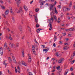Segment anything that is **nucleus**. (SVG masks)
<instances>
[{"instance_id": "nucleus-1", "label": "nucleus", "mask_w": 75, "mask_h": 75, "mask_svg": "<svg viewBox=\"0 0 75 75\" xmlns=\"http://www.w3.org/2000/svg\"><path fill=\"white\" fill-rule=\"evenodd\" d=\"M9 45L10 47L13 48L14 46H15V45L14 44L11 43V42H9Z\"/></svg>"}, {"instance_id": "nucleus-2", "label": "nucleus", "mask_w": 75, "mask_h": 75, "mask_svg": "<svg viewBox=\"0 0 75 75\" xmlns=\"http://www.w3.org/2000/svg\"><path fill=\"white\" fill-rule=\"evenodd\" d=\"M48 26L50 27L49 30L51 31L52 30V24L51 23H49L48 24Z\"/></svg>"}, {"instance_id": "nucleus-3", "label": "nucleus", "mask_w": 75, "mask_h": 75, "mask_svg": "<svg viewBox=\"0 0 75 75\" xmlns=\"http://www.w3.org/2000/svg\"><path fill=\"white\" fill-rule=\"evenodd\" d=\"M0 53L1 55H3V50L2 49V47H0Z\"/></svg>"}, {"instance_id": "nucleus-4", "label": "nucleus", "mask_w": 75, "mask_h": 75, "mask_svg": "<svg viewBox=\"0 0 75 75\" xmlns=\"http://www.w3.org/2000/svg\"><path fill=\"white\" fill-rule=\"evenodd\" d=\"M28 55L29 56V58L28 59V62H31V57L30 54H28Z\"/></svg>"}, {"instance_id": "nucleus-5", "label": "nucleus", "mask_w": 75, "mask_h": 75, "mask_svg": "<svg viewBox=\"0 0 75 75\" xmlns=\"http://www.w3.org/2000/svg\"><path fill=\"white\" fill-rule=\"evenodd\" d=\"M21 0H18V1L16 2V4H17V7H19V4L21 3V2L20 1Z\"/></svg>"}, {"instance_id": "nucleus-6", "label": "nucleus", "mask_w": 75, "mask_h": 75, "mask_svg": "<svg viewBox=\"0 0 75 75\" xmlns=\"http://www.w3.org/2000/svg\"><path fill=\"white\" fill-rule=\"evenodd\" d=\"M7 47V43L5 42L4 47V50H6V48Z\"/></svg>"}, {"instance_id": "nucleus-7", "label": "nucleus", "mask_w": 75, "mask_h": 75, "mask_svg": "<svg viewBox=\"0 0 75 75\" xmlns=\"http://www.w3.org/2000/svg\"><path fill=\"white\" fill-rule=\"evenodd\" d=\"M49 50V48L46 47V49H43V52H44L45 51H46L45 52V53H46L47 51H48Z\"/></svg>"}, {"instance_id": "nucleus-8", "label": "nucleus", "mask_w": 75, "mask_h": 75, "mask_svg": "<svg viewBox=\"0 0 75 75\" xmlns=\"http://www.w3.org/2000/svg\"><path fill=\"white\" fill-rule=\"evenodd\" d=\"M35 22L36 23H38V18H37V15H36V16H35Z\"/></svg>"}, {"instance_id": "nucleus-9", "label": "nucleus", "mask_w": 75, "mask_h": 75, "mask_svg": "<svg viewBox=\"0 0 75 75\" xmlns=\"http://www.w3.org/2000/svg\"><path fill=\"white\" fill-rule=\"evenodd\" d=\"M18 28L19 30H20L21 32L23 33V31L22 30V26L21 25H20L18 27Z\"/></svg>"}, {"instance_id": "nucleus-10", "label": "nucleus", "mask_w": 75, "mask_h": 75, "mask_svg": "<svg viewBox=\"0 0 75 75\" xmlns=\"http://www.w3.org/2000/svg\"><path fill=\"white\" fill-rule=\"evenodd\" d=\"M68 10V8L67 7H64L63 8V10L64 11H67Z\"/></svg>"}, {"instance_id": "nucleus-11", "label": "nucleus", "mask_w": 75, "mask_h": 75, "mask_svg": "<svg viewBox=\"0 0 75 75\" xmlns=\"http://www.w3.org/2000/svg\"><path fill=\"white\" fill-rule=\"evenodd\" d=\"M63 60H64V59L63 58L61 59H59L58 61V63L59 64H61L62 62L63 61Z\"/></svg>"}, {"instance_id": "nucleus-12", "label": "nucleus", "mask_w": 75, "mask_h": 75, "mask_svg": "<svg viewBox=\"0 0 75 75\" xmlns=\"http://www.w3.org/2000/svg\"><path fill=\"white\" fill-rule=\"evenodd\" d=\"M22 64L23 65H24V66H25V67H27V64L25 63L24 61H22Z\"/></svg>"}, {"instance_id": "nucleus-13", "label": "nucleus", "mask_w": 75, "mask_h": 75, "mask_svg": "<svg viewBox=\"0 0 75 75\" xmlns=\"http://www.w3.org/2000/svg\"><path fill=\"white\" fill-rule=\"evenodd\" d=\"M12 58L13 60V62L14 63H15V64H16V63H17V62H16V59H15V58L13 56L12 57Z\"/></svg>"}, {"instance_id": "nucleus-14", "label": "nucleus", "mask_w": 75, "mask_h": 75, "mask_svg": "<svg viewBox=\"0 0 75 75\" xmlns=\"http://www.w3.org/2000/svg\"><path fill=\"white\" fill-rule=\"evenodd\" d=\"M16 13H20V11L17 8H15V9Z\"/></svg>"}, {"instance_id": "nucleus-15", "label": "nucleus", "mask_w": 75, "mask_h": 75, "mask_svg": "<svg viewBox=\"0 0 75 75\" xmlns=\"http://www.w3.org/2000/svg\"><path fill=\"white\" fill-rule=\"evenodd\" d=\"M39 3H40V4L41 6H42V5H44V3L42 2V1L41 0H40L39 1Z\"/></svg>"}, {"instance_id": "nucleus-16", "label": "nucleus", "mask_w": 75, "mask_h": 75, "mask_svg": "<svg viewBox=\"0 0 75 75\" xmlns=\"http://www.w3.org/2000/svg\"><path fill=\"white\" fill-rule=\"evenodd\" d=\"M9 13V10H7L5 12V15H7L8 14V13Z\"/></svg>"}, {"instance_id": "nucleus-17", "label": "nucleus", "mask_w": 75, "mask_h": 75, "mask_svg": "<svg viewBox=\"0 0 75 75\" xmlns=\"http://www.w3.org/2000/svg\"><path fill=\"white\" fill-rule=\"evenodd\" d=\"M53 5H50L49 6L50 9L51 10H53Z\"/></svg>"}, {"instance_id": "nucleus-18", "label": "nucleus", "mask_w": 75, "mask_h": 75, "mask_svg": "<svg viewBox=\"0 0 75 75\" xmlns=\"http://www.w3.org/2000/svg\"><path fill=\"white\" fill-rule=\"evenodd\" d=\"M49 21H50L51 23H52L54 21V18L52 17L50 18V19H49Z\"/></svg>"}, {"instance_id": "nucleus-19", "label": "nucleus", "mask_w": 75, "mask_h": 75, "mask_svg": "<svg viewBox=\"0 0 75 75\" xmlns=\"http://www.w3.org/2000/svg\"><path fill=\"white\" fill-rule=\"evenodd\" d=\"M69 72V69H67L64 73V75H67V73H68Z\"/></svg>"}, {"instance_id": "nucleus-20", "label": "nucleus", "mask_w": 75, "mask_h": 75, "mask_svg": "<svg viewBox=\"0 0 75 75\" xmlns=\"http://www.w3.org/2000/svg\"><path fill=\"white\" fill-rule=\"evenodd\" d=\"M29 15L30 17H32L33 16H34L33 15V12H30L29 13Z\"/></svg>"}, {"instance_id": "nucleus-21", "label": "nucleus", "mask_w": 75, "mask_h": 75, "mask_svg": "<svg viewBox=\"0 0 75 75\" xmlns=\"http://www.w3.org/2000/svg\"><path fill=\"white\" fill-rule=\"evenodd\" d=\"M57 36H55V35H54V41H56L57 39Z\"/></svg>"}, {"instance_id": "nucleus-22", "label": "nucleus", "mask_w": 75, "mask_h": 75, "mask_svg": "<svg viewBox=\"0 0 75 75\" xmlns=\"http://www.w3.org/2000/svg\"><path fill=\"white\" fill-rule=\"evenodd\" d=\"M22 54L23 56V57H24V50H22Z\"/></svg>"}, {"instance_id": "nucleus-23", "label": "nucleus", "mask_w": 75, "mask_h": 75, "mask_svg": "<svg viewBox=\"0 0 75 75\" xmlns=\"http://www.w3.org/2000/svg\"><path fill=\"white\" fill-rule=\"evenodd\" d=\"M54 18L55 20V21L56 22L57 21V17H56V16L55 15L54 16Z\"/></svg>"}, {"instance_id": "nucleus-24", "label": "nucleus", "mask_w": 75, "mask_h": 75, "mask_svg": "<svg viewBox=\"0 0 75 75\" xmlns=\"http://www.w3.org/2000/svg\"><path fill=\"white\" fill-rule=\"evenodd\" d=\"M8 59L9 60V61L10 63V62H11L12 61V60H11V57H8Z\"/></svg>"}, {"instance_id": "nucleus-25", "label": "nucleus", "mask_w": 75, "mask_h": 75, "mask_svg": "<svg viewBox=\"0 0 75 75\" xmlns=\"http://www.w3.org/2000/svg\"><path fill=\"white\" fill-rule=\"evenodd\" d=\"M32 54H34L35 55H37V53L35 52V51H33L32 52Z\"/></svg>"}, {"instance_id": "nucleus-26", "label": "nucleus", "mask_w": 75, "mask_h": 75, "mask_svg": "<svg viewBox=\"0 0 75 75\" xmlns=\"http://www.w3.org/2000/svg\"><path fill=\"white\" fill-rule=\"evenodd\" d=\"M17 68L18 72H19V73H20V67H19V66H18Z\"/></svg>"}, {"instance_id": "nucleus-27", "label": "nucleus", "mask_w": 75, "mask_h": 75, "mask_svg": "<svg viewBox=\"0 0 75 75\" xmlns=\"http://www.w3.org/2000/svg\"><path fill=\"white\" fill-rule=\"evenodd\" d=\"M75 30V29L74 28L73 29L70 28L69 29V31H74Z\"/></svg>"}, {"instance_id": "nucleus-28", "label": "nucleus", "mask_w": 75, "mask_h": 75, "mask_svg": "<svg viewBox=\"0 0 75 75\" xmlns=\"http://www.w3.org/2000/svg\"><path fill=\"white\" fill-rule=\"evenodd\" d=\"M24 8L25 11H27V10H28V8H27V6H24Z\"/></svg>"}, {"instance_id": "nucleus-29", "label": "nucleus", "mask_w": 75, "mask_h": 75, "mask_svg": "<svg viewBox=\"0 0 75 75\" xmlns=\"http://www.w3.org/2000/svg\"><path fill=\"white\" fill-rule=\"evenodd\" d=\"M3 64L4 65H5V68H6L7 65V64H8V63H3Z\"/></svg>"}, {"instance_id": "nucleus-30", "label": "nucleus", "mask_w": 75, "mask_h": 75, "mask_svg": "<svg viewBox=\"0 0 75 75\" xmlns=\"http://www.w3.org/2000/svg\"><path fill=\"white\" fill-rule=\"evenodd\" d=\"M60 22H61V19H60V18H58L57 23H60Z\"/></svg>"}, {"instance_id": "nucleus-31", "label": "nucleus", "mask_w": 75, "mask_h": 75, "mask_svg": "<svg viewBox=\"0 0 75 75\" xmlns=\"http://www.w3.org/2000/svg\"><path fill=\"white\" fill-rule=\"evenodd\" d=\"M67 48H68V47H67V46H66L64 47L63 50L65 51V50H67Z\"/></svg>"}, {"instance_id": "nucleus-32", "label": "nucleus", "mask_w": 75, "mask_h": 75, "mask_svg": "<svg viewBox=\"0 0 75 75\" xmlns=\"http://www.w3.org/2000/svg\"><path fill=\"white\" fill-rule=\"evenodd\" d=\"M55 14H58V11H57V9H56V8H55Z\"/></svg>"}, {"instance_id": "nucleus-33", "label": "nucleus", "mask_w": 75, "mask_h": 75, "mask_svg": "<svg viewBox=\"0 0 75 75\" xmlns=\"http://www.w3.org/2000/svg\"><path fill=\"white\" fill-rule=\"evenodd\" d=\"M75 62V60H73L71 62V64H73Z\"/></svg>"}, {"instance_id": "nucleus-34", "label": "nucleus", "mask_w": 75, "mask_h": 75, "mask_svg": "<svg viewBox=\"0 0 75 75\" xmlns=\"http://www.w3.org/2000/svg\"><path fill=\"white\" fill-rule=\"evenodd\" d=\"M36 31L38 33H39L40 32V30L39 29H37Z\"/></svg>"}, {"instance_id": "nucleus-35", "label": "nucleus", "mask_w": 75, "mask_h": 75, "mask_svg": "<svg viewBox=\"0 0 75 75\" xmlns=\"http://www.w3.org/2000/svg\"><path fill=\"white\" fill-rule=\"evenodd\" d=\"M35 11L36 12H38L39 11V8H37L35 9Z\"/></svg>"}, {"instance_id": "nucleus-36", "label": "nucleus", "mask_w": 75, "mask_h": 75, "mask_svg": "<svg viewBox=\"0 0 75 75\" xmlns=\"http://www.w3.org/2000/svg\"><path fill=\"white\" fill-rule=\"evenodd\" d=\"M8 72L9 73V74H10L11 75H12V73L11 72V71H10V70H8Z\"/></svg>"}, {"instance_id": "nucleus-37", "label": "nucleus", "mask_w": 75, "mask_h": 75, "mask_svg": "<svg viewBox=\"0 0 75 75\" xmlns=\"http://www.w3.org/2000/svg\"><path fill=\"white\" fill-rule=\"evenodd\" d=\"M40 27V25H39L38 23H37L36 24V28H38V27Z\"/></svg>"}, {"instance_id": "nucleus-38", "label": "nucleus", "mask_w": 75, "mask_h": 75, "mask_svg": "<svg viewBox=\"0 0 75 75\" xmlns=\"http://www.w3.org/2000/svg\"><path fill=\"white\" fill-rule=\"evenodd\" d=\"M56 55L57 56V57H59V54H58V53H56Z\"/></svg>"}, {"instance_id": "nucleus-39", "label": "nucleus", "mask_w": 75, "mask_h": 75, "mask_svg": "<svg viewBox=\"0 0 75 75\" xmlns=\"http://www.w3.org/2000/svg\"><path fill=\"white\" fill-rule=\"evenodd\" d=\"M57 4V1H55L54 2V4H53V6H55V5H56Z\"/></svg>"}, {"instance_id": "nucleus-40", "label": "nucleus", "mask_w": 75, "mask_h": 75, "mask_svg": "<svg viewBox=\"0 0 75 75\" xmlns=\"http://www.w3.org/2000/svg\"><path fill=\"white\" fill-rule=\"evenodd\" d=\"M28 30L29 31H30V32H31V29L30 28V27H29V26H28Z\"/></svg>"}, {"instance_id": "nucleus-41", "label": "nucleus", "mask_w": 75, "mask_h": 75, "mask_svg": "<svg viewBox=\"0 0 75 75\" xmlns=\"http://www.w3.org/2000/svg\"><path fill=\"white\" fill-rule=\"evenodd\" d=\"M34 41L36 43V44H38V43L37 42V40H36V39H35V40H34Z\"/></svg>"}, {"instance_id": "nucleus-42", "label": "nucleus", "mask_w": 75, "mask_h": 75, "mask_svg": "<svg viewBox=\"0 0 75 75\" xmlns=\"http://www.w3.org/2000/svg\"><path fill=\"white\" fill-rule=\"evenodd\" d=\"M6 30L8 32L10 31V29L9 28H7Z\"/></svg>"}, {"instance_id": "nucleus-43", "label": "nucleus", "mask_w": 75, "mask_h": 75, "mask_svg": "<svg viewBox=\"0 0 75 75\" xmlns=\"http://www.w3.org/2000/svg\"><path fill=\"white\" fill-rule=\"evenodd\" d=\"M18 44H19V43H18V42H17L16 43V45L17 47H19V46H18Z\"/></svg>"}, {"instance_id": "nucleus-44", "label": "nucleus", "mask_w": 75, "mask_h": 75, "mask_svg": "<svg viewBox=\"0 0 75 75\" xmlns=\"http://www.w3.org/2000/svg\"><path fill=\"white\" fill-rule=\"evenodd\" d=\"M23 11H22V9H21V8H20V11H19V13H22L23 12Z\"/></svg>"}, {"instance_id": "nucleus-45", "label": "nucleus", "mask_w": 75, "mask_h": 75, "mask_svg": "<svg viewBox=\"0 0 75 75\" xmlns=\"http://www.w3.org/2000/svg\"><path fill=\"white\" fill-rule=\"evenodd\" d=\"M60 68V66H58L57 67V70H58Z\"/></svg>"}, {"instance_id": "nucleus-46", "label": "nucleus", "mask_w": 75, "mask_h": 75, "mask_svg": "<svg viewBox=\"0 0 75 75\" xmlns=\"http://www.w3.org/2000/svg\"><path fill=\"white\" fill-rule=\"evenodd\" d=\"M1 8H3V9H5V7L4 6H1Z\"/></svg>"}, {"instance_id": "nucleus-47", "label": "nucleus", "mask_w": 75, "mask_h": 75, "mask_svg": "<svg viewBox=\"0 0 75 75\" xmlns=\"http://www.w3.org/2000/svg\"><path fill=\"white\" fill-rule=\"evenodd\" d=\"M15 69L16 72L17 73V69H16V67L15 68Z\"/></svg>"}, {"instance_id": "nucleus-48", "label": "nucleus", "mask_w": 75, "mask_h": 75, "mask_svg": "<svg viewBox=\"0 0 75 75\" xmlns=\"http://www.w3.org/2000/svg\"><path fill=\"white\" fill-rule=\"evenodd\" d=\"M8 38L10 40H12V39H13V38H11V36L10 37H9Z\"/></svg>"}, {"instance_id": "nucleus-49", "label": "nucleus", "mask_w": 75, "mask_h": 75, "mask_svg": "<svg viewBox=\"0 0 75 75\" xmlns=\"http://www.w3.org/2000/svg\"><path fill=\"white\" fill-rule=\"evenodd\" d=\"M7 49L8 50L9 52H10V48L9 47H8L7 48Z\"/></svg>"}, {"instance_id": "nucleus-50", "label": "nucleus", "mask_w": 75, "mask_h": 75, "mask_svg": "<svg viewBox=\"0 0 75 75\" xmlns=\"http://www.w3.org/2000/svg\"><path fill=\"white\" fill-rule=\"evenodd\" d=\"M70 70L71 71H72L73 70H74V68L73 67H71L70 68Z\"/></svg>"}, {"instance_id": "nucleus-51", "label": "nucleus", "mask_w": 75, "mask_h": 75, "mask_svg": "<svg viewBox=\"0 0 75 75\" xmlns=\"http://www.w3.org/2000/svg\"><path fill=\"white\" fill-rule=\"evenodd\" d=\"M29 75H33V74L31 72H29Z\"/></svg>"}, {"instance_id": "nucleus-52", "label": "nucleus", "mask_w": 75, "mask_h": 75, "mask_svg": "<svg viewBox=\"0 0 75 75\" xmlns=\"http://www.w3.org/2000/svg\"><path fill=\"white\" fill-rule=\"evenodd\" d=\"M62 35L64 36L66 35V33H63L62 34Z\"/></svg>"}, {"instance_id": "nucleus-53", "label": "nucleus", "mask_w": 75, "mask_h": 75, "mask_svg": "<svg viewBox=\"0 0 75 75\" xmlns=\"http://www.w3.org/2000/svg\"><path fill=\"white\" fill-rule=\"evenodd\" d=\"M53 46L54 47H55L56 45L55 43H54L53 44Z\"/></svg>"}, {"instance_id": "nucleus-54", "label": "nucleus", "mask_w": 75, "mask_h": 75, "mask_svg": "<svg viewBox=\"0 0 75 75\" xmlns=\"http://www.w3.org/2000/svg\"><path fill=\"white\" fill-rule=\"evenodd\" d=\"M0 2L2 4H3V1H2V0H0Z\"/></svg>"}, {"instance_id": "nucleus-55", "label": "nucleus", "mask_w": 75, "mask_h": 75, "mask_svg": "<svg viewBox=\"0 0 75 75\" xmlns=\"http://www.w3.org/2000/svg\"><path fill=\"white\" fill-rule=\"evenodd\" d=\"M61 16L62 17H63V16H64V14L63 13H61Z\"/></svg>"}, {"instance_id": "nucleus-56", "label": "nucleus", "mask_w": 75, "mask_h": 75, "mask_svg": "<svg viewBox=\"0 0 75 75\" xmlns=\"http://www.w3.org/2000/svg\"><path fill=\"white\" fill-rule=\"evenodd\" d=\"M42 46L43 48H45V45H42Z\"/></svg>"}, {"instance_id": "nucleus-57", "label": "nucleus", "mask_w": 75, "mask_h": 75, "mask_svg": "<svg viewBox=\"0 0 75 75\" xmlns=\"http://www.w3.org/2000/svg\"><path fill=\"white\" fill-rule=\"evenodd\" d=\"M61 29H62V30H65V28H61Z\"/></svg>"}, {"instance_id": "nucleus-58", "label": "nucleus", "mask_w": 75, "mask_h": 75, "mask_svg": "<svg viewBox=\"0 0 75 75\" xmlns=\"http://www.w3.org/2000/svg\"><path fill=\"white\" fill-rule=\"evenodd\" d=\"M12 20L13 21H14V18L13 17H12Z\"/></svg>"}, {"instance_id": "nucleus-59", "label": "nucleus", "mask_w": 75, "mask_h": 75, "mask_svg": "<svg viewBox=\"0 0 75 75\" xmlns=\"http://www.w3.org/2000/svg\"><path fill=\"white\" fill-rule=\"evenodd\" d=\"M37 65L38 66H38H39V62H38L37 63Z\"/></svg>"}, {"instance_id": "nucleus-60", "label": "nucleus", "mask_w": 75, "mask_h": 75, "mask_svg": "<svg viewBox=\"0 0 75 75\" xmlns=\"http://www.w3.org/2000/svg\"><path fill=\"white\" fill-rule=\"evenodd\" d=\"M60 44H62V41H60V42H59Z\"/></svg>"}, {"instance_id": "nucleus-61", "label": "nucleus", "mask_w": 75, "mask_h": 75, "mask_svg": "<svg viewBox=\"0 0 75 75\" xmlns=\"http://www.w3.org/2000/svg\"><path fill=\"white\" fill-rule=\"evenodd\" d=\"M33 0H32V1H31V2H30V4H31L32 3H33Z\"/></svg>"}, {"instance_id": "nucleus-62", "label": "nucleus", "mask_w": 75, "mask_h": 75, "mask_svg": "<svg viewBox=\"0 0 75 75\" xmlns=\"http://www.w3.org/2000/svg\"><path fill=\"white\" fill-rule=\"evenodd\" d=\"M57 7H58V8H60V7H61L60 5H58Z\"/></svg>"}, {"instance_id": "nucleus-63", "label": "nucleus", "mask_w": 75, "mask_h": 75, "mask_svg": "<svg viewBox=\"0 0 75 75\" xmlns=\"http://www.w3.org/2000/svg\"><path fill=\"white\" fill-rule=\"evenodd\" d=\"M61 26H64V24H62V25H61Z\"/></svg>"}, {"instance_id": "nucleus-64", "label": "nucleus", "mask_w": 75, "mask_h": 75, "mask_svg": "<svg viewBox=\"0 0 75 75\" xmlns=\"http://www.w3.org/2000/svg\"><path fill=\"white\" fill-rule=\"evenodd\" d=\"M71 34H69L68 35V36L69 37H71Z\"/></svg>"}]
</instances>
